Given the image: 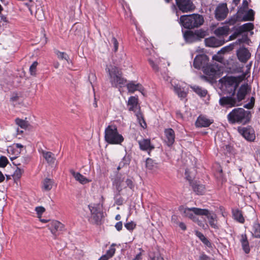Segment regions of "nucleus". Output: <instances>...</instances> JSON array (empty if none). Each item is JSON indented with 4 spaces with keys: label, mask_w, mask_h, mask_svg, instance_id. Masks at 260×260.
<instances>
[{
    "label": "nucleus",
    "mask_w": 260,
    "mask_h": 260,
    "mask_svg": "<svg viewBox=\"0 0 260 260\" xmlns=\"http://www.w3.org/2000/svg\"><path fill=\"white\" fill-rule=\"evenodd\" d=\"M248 40H249V39L247 37V35H245L243 36L242 38L239 39L235 43L221 48V50L218 52V53L224 54L226 52L230 51L234 49V46L235 44H238L242 43H245Z\"/></svg>",
    "instance_id": "aec40b11"
},
{
    "label": "nucleus",
    "mask_w": 260,
    "mask_h": 260,
    "mask_svg": "<svg viewBox=\"0 0 260 260\" xmlns=\"http://www.w3.org/2000/svg\"><path fill=\"white\" fill-rule=\"evenodd\" d=\"M239 133L247 141L253 142L255 139L254 129L251 126L238 128Z\"/></svg>",
    "instance_id": "9b49d317"
},
{
    "label": "nucleus",
    "mask_w": 260,
    "mask_h": 260,
    "mask_svg": "<svg viewBox=\"0 0 260 260\" xmlns=\"http://www.w3.org/2000/svg\"><path fill=\"white\" fill-rule=\"evenodd\" d=\"M224 84L226 87L230 88V91H229L230 93H235L238 86L236 78L233 77H228L225 78Z\"/></svg>",
    "instance_id": "6ab92c4d"
},
{
    "label": "nucleus",
    "mask_w": 260,
    "mask_h": 260,
    "mask_svg": "<svg viewBox=\"0 0 260 260\" xmlns=\"http://www.w3.org/2000/svg\"><path fill=\"white\" fill-rule=\"evenodd\" d=\"M53 184V181L52 180L49 178H46L43 182V189L46 191H49L52 188Z\"/></svg>",
    "instance_id": "58836bf2"
},
{
    "label": "nucleus",
    "mask_w": 260,
    "mask_h": 260,
    "mask_svg": "<svg viewBox=\"0 0 260 260\" xmlns=\"http://www.w3.org/2000/svg\"><path fill=\"white\" fill-rule=\"evenodd\" d=\"M174 90L180 98H184L187 95L184 88L181 87L180 85H176L174 86Z\"/></svg>",
    "instance_id": "c9c22d12"
},
{
    "label": "nucleus",
    "mask_w": 260,
    "mask_h": 260,
    "mask_svg": "<svg viewBox=\"0 0 260 260\" xmlns=\"http://www.w3.org/2000/svg\"><path fill=\"white\" fill-rule=\"evenodd\" d=\"M113 184L119 193L123 189L127 187L132 190H133L135 187L134 184L131 179L127 178L124 180V178L119 175H117Z\"/></svg>",
    "instance_id": "423d86ee"
},
{
    "label": "nucleus",
    "mask_w": 260,
    "mask_h": 260,
    "mask_svg": "<svg viewBox=\"0 0 260 260\" xmlns=\"http://www.w3.org/2000/svg\"><path fill=\"white\" fill-rule=\"evenodd\" d=\"M136 115L137 118V120L139 122V124L143 128H145L147 127V124L146 122L144 119V117L142 114V113L140 112H137L136 113Z\"/></svg>",
    "instance_id": "c03bdc74"
},
{
    "label": "nucleus",
    "mask_w": 260,
    "mask_h": 260,
    "mask_svg": "<svg viewBox=\"0 0 260 260\" xmlns=\"http://www.w3.org/2000/svg\"><path fill=\"white\" fill-rule=\"evenodd\" d=\"M233 215L234 219L240 223H243L245 219L243 216L241 211L239 210L233 211Z\"/></svg>",
    "instance_id": "4c0bfd02"
},
{
    "label": "nucleus",
    "mask_w": 260,
    "mask_h": 260,
    "mask_svg": "<svg viewBox=\"0 0 260 260\" xmlns=\"http://www.w3.org/2000/svg\"><path fill=\"white\" fill-rule=\"evenodd\" d=\"M251 112L242 108L234 109L227 115V119L231 124H245L249 122L251 118Z\"/></svg>",
    "instance_id": "f257e3e1"
},
{
    "label": "nucleus",
    "mask_w": 260,
    "mask_h": 260,
    "mask_svg": "<svg viewBox=\"0 0 260 260\" xmlns=\"http://www.w3.org/2000/svg\"><path fill=\"white\" fill-rule=\"evenodd\" d=\"M254 28V25L252 23L248 22L245 23L236 28L233 35L230 36L229 40H233L243 32L251 31Z\"/></svg>",
    "instance_id": "9d476101"
},
{
    "label": "nucleus",
    "mask_w": 260,
    "mask_h": 260,
    "mask_svg": "<svg viewBox=\"0 0 260 260\" xmlns=\"http://www.w3.org/2000/svg\"><path fill=\"white\" fill-rule=\"evenodd\" d=\"M213 121L203 116H200L196 121V126L198 127H206L209 126Z\"/></svg>",
    "instance_id": "4be33fe9"
},
{
    "label": "nucleus",
    "mask_w": 260,
    "mask_h": 260,
    "mask_svg": "<svg viewBox=\"0 0 260 260\" xmlns=\"http://www.w3.org/2000/svg\"><path fill=\"white\" fill-rule=\"evenodd\" d=\"M42 154L44 159L48 164H53L55 160L54 154L51 152L42 150Z\"/></svg>",
    "instance_id": "c756f323"
},
{
    "label": "nucleus",
    "mask_w": 260,
    "mask_h": 260,
    "mask_svg": "<svg viewBox=\"0 0 260 260\" xmlns=\"http://www.w3.org/2000/svg\"><path fill=\"white\" fill-rule=\"evenodd\" d=\"M179 227L182 230H186V226L185 224L183 222H180L179 224Z\"/></svg>",
    "instance_id": "69168bd1"
},
{
    "label": "nucleus",
    "mask_w": 260,
    "mask_h": 260,
    "mask_svg": "<svg viewBox=\"0 0 260 260\" xmlns=\"http://www.w3.org/2000/svg\"><path fill=\"white\" fill-rule=\"evenodd\" d=\"M193 91L201 97H204L207 93V91L206 89H202L199 86H194L192 87Z\"/></svg>",
    "instance_id": "79ce46f5"
},
{
    "label": "nucleus",
    "mask_w": 260,
    "mask_h": 260,
    "mask_svg": "<svg viewBox=\"0 0 260 260\" xmlns=\"http://www.w3.org/2000/svg\"><path fill=\"white\" fill-rule=\"evenodd\" d=\"M240 242L242 248L246 253H248L250 251L249 242L246 234H242L241 236Z\"/></svg>",
    "instance_id": "7c9ffc66"
},
{
    "label": "nucleus",
    "mask_w": 260,
    "mask_h": 260,
    "mask_svg": "<svg viewBox=\"0 0 260 260\" xmlns=\"http://www.w3.org/2000/svg\"><path fill=\"white\" fill-rule=\"evenodd\" d=\"M15 122L16 124H17L21 128L25 129H26L29 125V123L27 121L20 118H16L15 119Z\"/></svg>",
    "instance_id": "37998d69"
},
{
    "label": "nucleus",
    "mask_w": 260,
    "mask_h": 260,
    "mask_svg": "<svg viewBox=\"0 0 260 260\" xmlns=\"http://www.w3.org/2000/svg\"><path fill=\"white\" fill-rule=\"evenodd\" d=\"M198 209V208H185L183 211V215L186 217H188V218L192 219L193 220H195L196 219V216L195 215H200L199 214L197 213L195 209Z\"/></svg>",
    "instance_id": "bb28decb"
},
{
    "label": "nucleus",
    "mask_w": 260,
    "mask_h": 260,
    "mask_svg": "<svg viewBox=\"0 0 260 260\" xmlns=\"http://www.w3.org/2000/svg\"><path fill=\"white\" fill-rule=\"evenodd\" d=\"M10 159L13 161V164L15 166H20L21 164L25 165L28 162V159L23 157H10Z\"/></svg>",
    "instance_id": "f704fd0d"
},
{
    "label": "nucleus",
    "mask_w": 260,
    "mask_h": 260,
    "mask_svg": "<svg viewBox=\"0 0 260 260\" xmlns=\"http://www.w3.org/2000/svg\"><path fill=\"white\" fill-rule=\"evenodd\" d=\"M142 259V253L141 252L137 254L135 258H134L132 260H141Z\"/></svg>",
    "instance_id": "0e129e2a"
},
{
    "label": "nucleus",
    "mask_w": 260,
    "mask_h": 260,
    "mask_svg": "<svg viewBox=\"0 0 260 260\" xmlns=\"http://www.w3.org/2000/svg\"><path fill=\"white\" fill-rule=\"evenodd\" d=\"M204 22L203 16L202 15L195 13L191 15H182L179 19L180 24L188 29L199 27Z\"/></svg>",
    "instance_id": "7ed1b4c3"
},
{
    "label": "nucleus",
    "mask_w": 260,
    "mask_h": 260,
    "mask_svg": "<svg viewBox=\"0 0 260 260\" xmlns=\"http://www.w3.org/2000/svg\"><path fill=\"white\" fill-rule=\"evenodd\" d=\"M59 65H60V64L58 61H55L53 63V66L56 69L58 68L59 67Z\"/></svg>",
    "instance_id": "338daca9"
},
{
    "label": "nucleus",
    "mask_w": 260,
    "mask_h": 260,
    "mask_svg": "<svg viewBox=\"0 0 260 260\" xmlns=\"http://www.w3.org/2000/svg\"><path fill=\"white\" fill-rule=\"evenodd\" d=\"M106 71L108 74V77L112 86L122 87L126 83V80L122 77L121 72L114 66L107 65Z\"/></svg>",
    "instance_id": "f03ea898"
},
{
    "label": "nucleus",
    "mask_w": 260,
    "mask_h": 260,
    "mask_svg": "<svg viewBox=\"0 0 260 260\" xmlns=\"http://www.w3.org/2000/svg\"><path fill=\"white\" fill-rule=\"evenodd\" d=\"M254 106L252 105L250 102L244 105V108L247 109H251Z\"/></svg>",
    "instance_id": "e2e57ef3"
},
{
    "label": "nucleus",
    "mask_w": 260,
    "mask_h": 260,
    "mask_svg": "<svg viewBox=\"0 0 260 260\" xmlns=\"http://www.w3.org/2000/svg\"><path fill=\"white\" fill-rule=\"evenodd\" d=\"M192 187L194 191L198 194H203L205 191V187L204 185L200 184L198 182H193Z\"/></svg>",
    "instance_id": "72a5a7b5"
},
{
    "label": "nucleus",
    "mask_w": 260,
    "mask_h": 260,
    "mask_svg": "<svg viewBox=\"0 0 260 260\" xmlns=\"http://www.w3.org/2000/svg\"><path fill=\"white\" fill-rule=\"evenodd\" d=\"M146 167L149 170H152L156 168L157 164L154 161L153 159L148 158L146 160Z\"/></svg>",
    "instance_id": "49530a36"
},
{
    "label": "nucleus",
    "mask_w": 260,
    "mask_h": 260,
    "mask_svg": "<svg viewBox=\"0 0 260 260\" xmlns=\"http://www.w3.org/2000/svg\"><path fill=\"white\" fill-rule=\"evenodd\" d=\"M115 227L117 231H120L122 230V222L121 221L117 222L115 225Z\"/></svg>",
    "instance_id": "052dcab7"
},
{
    "label": "nucleus",
    "mask_w": 260,
    "mask_h": 260,
    "mask_svg": "<svg viewBox=\"0 0 260 260\" xmlns=\"http://www.w3.org/2000/svg\"><path fill=\"white\" fill-rule=\"evenodd\" d=\"M127 105L129 111L137 112L139 109L138 98L134 96L129 97L127 102Z\"/></svg>",
    "instance_id": "5701e85b"
},
{
    "label": "nucleus",
    "mask_w": 260,
    "mask_h": 260,
    "mask_svg": "<svg viewBox=\"0 0 260 260\" xmlns=\"http://www.w3.org/2000/svg\"><path fill=\"white\" fill-rule=\"evenodd\" d=\"M237 21V16H233V17H232L231 18H230L229 19V21H228V23L230 25H234V24L236 23Z\"/></svg>",
    "instance_id": "6e6d98bb"
},
{
    "label": "nucleus",
    "mask_w": 260,
    "mask_h": 260,
    "mask_svg": "<svg viewBox=\"0 0 260 260\" xmlns=\"http://www.w3.org/2000/svg\"><path fill=\"white\" fill-rule=\"evenodd\" d=\"M205 32L204 31H198L196 32V35L197 36V40L199 39V38H203L205 36Z\"/></svg>",
    "instance_id": "680f3d73"
},
{
    "label": "nucleus",
    "mask_w": 260,
    "mask_h": 260,
    "mask_svg": "<svg viewBox=\"0 0 260 260\" xmlns=\"http://www.w3.org/2000/svg\"><path fill=\"white\" fill-rule=\"evenodd\" d=\"M254 19V12L252 9H250L244 15L243 20L244 21H252Z\"/></svg>",
    "instance_id": "a18cd8bd"
},
{
    "label": "nucleus",
    "mask_w": 260,
    "mask_h": 260,
    "mask_svg": "<svg viewBox=\"0 0 260 260\" xmlns=\"http://www.w3.org/2000/svg\"><path fill=\"white\" fill-rule=\"evenodd\" d=\"M141 150L146 151L150 155V152L154 149V146L151 144L149 139H143L138 141Z\"/></svg>",
    "instance_id": "a211bd4d"
},
{
    "label": "nucleus",
    "mask_w": 260,
    "mask_h": 260,
    "mask_svg": "<svg viewBox=\"0 0 260 260\" xmlns=\"http://www.w3.org/2000/svg\"><path fill=\"white\" fill-rule=\"evenodd\" d=\"M219 105L227 108L239 106L236 98L232 96H222L219 100Z\"/></svg>",
    "instance_id": "f8f14e48"
},
{
    "label": "nucleus",
    "mask_w": 260,
    "mask_h": 260,
    "mask_svg": "<svg viewBox=\"0 0 260 260\" xmlns=\"http://www.w3.org/2000/svg\"><path fill=\"white\" fill-rule=\"evenodd\" d=\"M8 163V160L6 156H1L0 157V167L5 168Z\"/></svg>",
    "instance_id": "8fccbe9b"
},
{
    "label": "nucleus",
    "mask_w": 260,
    "mask_h": 260,
    "mask_svg": "<svg viewBox=\"0 0 260 260\" xmlns=\"http://www.w3.org/2000/svg\"><path fill=\"white\" fill-rule=\"evenodd\" d=\"M199 260H213L210 257L208 256L204 253H202L199 257Z\"/></svg>",
    "instance_id": "4d7b16f0"
},
{
    "label": "nucleus",
    "mask_w": 260,
    "mask_h": 260,
    "mask_svg": "<svg viewBox=\"0 0 260 260\" xmlns=\"http://www.w3.org/2000/svg\"><path fill=\"white\" fill-rule=\"evenodd\" d=\"M230 31V28L228 26L224 25L220 26L214 30V34L217 37L227 36Z\"/></svg>",
    "instance_id": "393cba45"
},
{
    "label": "nucleus",
    "mask_w": 260,
    "mask_h": 260,
    "mask_svg": "<svg viewBox=\"0 0 260 260\" xmlns=\"http://www.w3.org/2000/svg\"><path fill=\"white\" fill-rule=\"evenodd\" d=\"M196 235L200 239V240L207 247H211L212 244L208 239L201 232L197 231Z\"/></svg>",
    "instance_id": "e433bc0d"
},
{
    "label": "nucleus",
    "mask_w": 260,
    "mask_h": 260,
    "mask_svg": "<svg viewBox=\"0 0 260 260\" xmlns=\"http://www.w3.org/2000/svg\"><path fill=\"white\" fill-rule=\"evenodd\" d=\"M70 173L75 178V180L79 182L81 184H85L89 182V180L87 178L81 174L80 173L76 172L73 170H71Z\"/></svg>",
    "instance_id": "a878e982"
},
{
    "label": "nucleus",
    "mask_w": 260,
    "mask_h": 260,
    "mask_svg": "<svg viewBox=\"0 0 260 260\" xmlns=\"http://www.w3.org/2000/svg\"><path fill=\"white\" fill-rule=\"evenodd\" d=\"M250 103L253 105V106L254 105V103H255V99L254 97H251L250 98Z\"/></svg>",
    "instance_id": "774afa93"
},
{
    "label": "nucleus",
    "mask_w": 260,
    "mask_h": 260,
    "mask_svg": "<svg viewBox=\"0 0 260 260\" xmlns=\"http://www.w3.org/2000/svg\"><path fill=\"white\" fill-rule=\"evenodd\" d=\"M127 88L129 92L131 93L134 92L135 91H139L143 94L142 90H143L142 86L140 84H135L133 82H131L126 85Z\"/></svg>",
    "instance_id": "c85d7f7f"
},
{
    "label": "nucleus",
    "mask_w": 260,
    "mask_h": 260,
    "mask_svg": "<svg viewBox=\"0 0 260 260\" xmlns=\"http://www.w3.org/2000/svg\"><path fill=\"white\" fill-rule=\"evenodd\" d=\"M124 226L126 229L129 231H133L134 229L136 228V224L133 222L131 221L128 223H126L124 224Z\"/></svg>",
    "instance_id": "603ef678"
},
{
    "label": "nucleus",
    "mask_w": 260,
    "mask_h": 260,
    "mask_svg": "<svg viewBox=\"0 0 260 260\" xmlns=\"http://www.w3.org/2000/svg\"><path fill=\"white\" fill-rule=\"evenodd\" d=\"M165 134L166 138V142L168 146H171L175 141V132L172 128L166 129Z\"/></svg>",
    "instance_id": "b1692460"
},
{
    "label": "nucleus",
    "mask_w": 260,
    "mask_h": 260,
    "mask_svg": "<svg viewBox=\"0 0 260 260\" xmlns=\"http://www.w3.org/2000/svg\"><path fill=\"white\" fill-rule=\"evenodd\" d=\"M19 96L17 93H13L11 97V101L15 102L18 101Z\"/></svg>",
    "instance_id": "13d9d810"
},
{
    "label": "nucleus",
    "mask_w": 260,
    "mask_h": 260,
    "mask_svg": "<svg viewBox=\"0 0 260 260\" xmlns=\"http://www.w3.org/2000/svg\"><path fill=\"white\" fill-rule=\"evenodd\" d=\"M111 42L114 46V51L116 52L118 48V42L115 37H112Z\"/></svg>",
    "instance_id": "5fc2aeb1"
},
{
    "label": "nucleus",
    "mask_w": 260,
    "mask_h": 260,
    "mask_svg": "<svg viewBox=\"0 0 260 260\" xmlns=\"http://www.w3.org/2000/svg\"><path fill=\"white\" fill-rule=\"evenodd\" d=\"M224 41L217 39L214 37H211L205 40V43L206 46L210 47H217L222 45Z\"/></svg>",
    "instance_id": "412c9836"
},
{
    "label": "nucleus",
    "mask_w": 260,
    "mask_h": 260,
    "mask_svg": "<svg viewBox=\"0 0 260 260\" xmlns=\"http://www.w3.org/2000/svg\"><path fill=\"white\" fill-rule=\"evenodd\" d=\"M250 90L251 88L247 84H243L240 87L237 93L236 98V101H238L239 106L241 105V102L245 99V96Z\"/></svg>",
    "instance_id": "4468645a"
},
{
    "label": "nucleus",
    "mask_w": 260,
    "mask_h": 260,
    "mask_svg": "<svg viewBox=\"0 0 260 260\" xmlns=\"http://www.w3.org/2000/svg\"><path fill=\"white\" fill-rule=\"evenodd\" d=\"M45 208L43 207H37L36 208V211L38 214H42L45 211Z\"/></svg>",
    "instance_id": "bf43d9fd"
},
{
    "label": "nucleus",
    "mask_w": 260,
    "mask_h": 260,
    "mask_svg": "<svg viewBox=\"0 0 260 260\" xmlns=\"http://www.w3.org/2000/svg\"><path fill=\"white\" fill-rule=\"evenodd\" d=\"M115 245L113 244L110 247L109 249L107 251L106 253L103 255H102L99 260H108L110 258L112 257L115 252V249L114 247Z\"/></svg>",
    "instance_id": "473e14b6"
},
{
    "label": "nucleus",
    "mask_w": 260,
    "mask_h": 260,
    "mask_svg": "<svg viewBox=\"0 0 260 260\" xmlns=\"http://www.w3.org/2000/svg\"><path fill=\"white\" fill-rule=\"evenodd\" d=\"M228 12L226 4L222 3L219 4L216 8L215 11L216 19L219 21L223 20L226 17Z\"/></svg>",
    "instance_id": "ddd939ff"
},
{
    "label": "nucleus",
    "mask_w": 260,
    "mask_h": 260,
    "mask_svg": "<svg viewBox=\"0 0 260 260\" xmlns=\"http://www.w3.org/2000/svg\"><path fill=\"white\" fill-rule=\"evenodd\" d=\"M23 173V170L17 167L14 173L13 177L15 178L19 179L21 177Z\"/></svg>",
    "instance_id": "09e8293b"
},
{
    "label": "nucleus",
    "mask_w": 260,
    "mask_h": 260,
    "mask_svg": "<svg viewBox=\"0 0 260 260\" xmlns=\"http://www.w3.org/2000/svg\"><path fill=\"white\" fill-rule=\"evenodd\" d=\"M203 71L205 75L201 76V78L211 83L214 82L220 77L221 73L220 67L217 63L204 67Z\"/></svg>",
    "instance_id": "20e7f679"
},
{
    "label": "nucleus",
    "mask_w": 260,
    "mask_h": 260,
    "mask_svg": "<svg viewBox=\"0 0 260 260\" xmlns=\"http://www.w3.org/2000/svg\"><path fill=\"white\" fill-rule=\"evenodd\" d=\"M237 56L240 61L246 63L250 58L251 53L245 47H241L237 50Z\"/></svg>",
    "instance_id": "2eb2a0df"
},
{
    "label": "nucleus",
    "mask_w": 260,
    "mask_h": 260,
    "mask_svg": "<svg viewBox=\"0 0 260 260\" xmlns=\"http://www.w3.org/2000/svg\"><path fill=\"white\" fill-rule=\"evenodd\" d=\"M29 10L31 13L35 11V16L38 20H42L44 18V14L41 7L35 9L34 5L32 4L29 8Z\"/></svg>",
    "instance_id": "cd10ccee"
},
{
    "label": "nucleus",
    "mask_w": 260,
    "mask_h": 260,
    "mask_svg": "<svg viewBox=\"0 0 260 260\" xmlns=\"http://www.w3.org/2000/svg\"><path fill=\"white\" fill-rule=\"evenodd\" d=\"M149 63L150 64L151 67L153 69L156 71H158V67L157 66V60H153L152 59H149L148 60Z\"/></svg>",
    "instance_id": "864d4df0"
},
{
    "label": "nucleus",
    "mask_w": 260,
    "mask_h": 260,
    "mask_svg": "<svg viewBox=\"0 0 260 260\" xmlns=\"http://www.w3.org/2000/svg\"><path fill=\"white\" fill-rule=\"evenodd\" d=\"M197 213L200 215H204L208 220L209 225L214 229H218L216 215L212 211L205 209H196Z\"/></svg>",
    "instance_id": "0eeeda50"
},
{
    "label": "nucleus",
    "mask_w": 260,
    "mask_h": 260,
    "mask_svg": "<svg viewBox=\"0 0 260 260\" xmlns=\"http://www.w3.org/2000/svg\"><path fill=\"white\" fill-rule=\"evenodd\" d=\"M88 208L91 213V216L89 221L92 223L98 224L101 222L103 217V213L101 211L99 205L94 204L88 205Z\"/></svg>",
    "instance_id": "6e6552de"
},
{
    "label": "nucleus",
    "mask_w": 260,
    "mask_h": 260,
    "mask_svg": "<svg viewBox=\"0 0 260 260\" xmlns=\"http://www.w3.org/2000/svg\"><path fill=\"white\" fill-rule=\"evenodd\" d=\"M38 62L34 61L29 68V72L31 75H35L36 74V68L38 66Z\"/></svg>",
    "instance_id": "3c124183"
},
{
    "label": "nucleus",
    "mask_w": 260,
    "mask_h": 260,
    "mask_svg": "<svg viewBox=\"0 0 260 260\" xmlns=\"http://www.w3.org/2000/svg\"><path fill=\"white\" fill-rule=\"evenodd\" d=\"M149 257L151 260H164V258L158 252H150Z\"/></svg>",
    "instance_id": "de8ad7c7"
},
{
    "label": "nucleus",
    "mask_w": 260,
    "mask_h": 260,
    "mask_svg": "<svg viewBox=\"0 0 260 260\" xmlns=\"http://www.w3.org/2000/svg\"><path fill=\"white\" fill-rule=\"evenodd\" d=\"M178 9L183 13L193 11L196 6L191 0H175Z\"/></svg>",
    "instance_id": "1a4fd4ad"
},
{
    "label": "nucleus",
    "mask_w": 260,
    "mask_h": 260,
    "mask_svg": "<svg viewBox=\"0 0 260 260\" xmlns=\"http://www.w3.org/2000/svg\"><path fill=\"white\" fill-rule=\"evenodd\" d=\"M184 38L186 42L192 43L197 41V36L196 32L193 33L191 31H186L184 34Z\"/></svg>",
    "instance_id": "2f4dec72"
},
{
    "label": "nucleus",
    "mask_w": 260,
    "mask_h": 260,
    "mask_svg": "<svg viewBox=\"0 0 260 260\" xmlns=\"http://www.w3.org/2000/svg\"><path fill=\"white\" fill-rule=\"evenodd\" d=\"M252 235L256 238H260V224L254 223L252 227Z\"/></svg>",
    "instance_id": "ea45409f"
},
{
    "label": "nucleus",
    "mask_w": 260,
    "mask_h": 260,
    "mask_svg": "<svg viewBox=\"0 0 260 260\" xmlns=\"http://www.w3.org/2000/svg\"><path fill=\"white\" fill-rule=\"evenodd\" d=\"M105 139L111 144H120L124 141L123 136L119 134L115 125H110L106 128Z\"/></svg>",
    "instance_id": "39448f33"
},
{
    "label": "nucleus",
    "mask_w": 260,
    "mask_h": 260,
    "mask_svg": "<svg viewBox=\"0 0 260 260\" xmlns=\"http://www.w3.org/2000/svg\"><path fill=\"white\" fill-rule=\"evenodd\" d=\"M47 226L50 230L51 233L55 236L57 232L61 231L63 228V225L57 220L49 221Z\"/></svg>",
    "instance_id": "dca6fc26"
},
{
    "label": "nucleus",
    "mask_w": 260,
    "mask_h": 260,
    "mask_svg": "<svg viewBox=\"0 0 260 260\" xmlns=\"http://www.w3.org/2000/svg\"><path fill=\"white\" fill-rule=\"evenodd\" d=\"M208 61V58L207 55L205 54L198 55L194 58L193 65L195 68L199 69L202 67L203 68Z\"/></svg>",
    "instance_id": "f3484780"
},
{
    "label": "nucleus",
    "mask_w": 260,
    "mask_h": 260,
    "mask_svg": "<svg viewBox=\"0 0 260 260\" xmlns=\"http://www.w3.org/2000/svg\"><path fill=\"white\" fill-rule=\"evenodd\" d=\"M54 53L58 59L60 60H64L67 62H69V56L66 52H60L57 50H55L54 51Z\"/></svg>",
    "instance_id": "a19ab883"
}]
</instances>
